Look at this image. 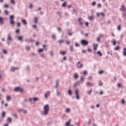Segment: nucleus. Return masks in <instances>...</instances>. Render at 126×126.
<instances>
[{
	"label": "nucleus",
	"instance_id": "1",
	"mask_svg": "<svg viewBox=\"0 0 126 126\" xmlns=\"http://www.w3.org/2000/svg\"><path fill=\"white\" fill-rule=\"evenodd\" d=\"M50 111V106L49 105L46 104L44 107V112L42 113L43 116H47L49 114V111Z\"/></svg>",
	"mask_w": 126,
	"mask_h": 126
},
{
	"label": "nucleus",
	"instance_id": "2",
	"mask_svg": "<svg viewBox=\"0 0 126 126\" xmlns=\"http://www.w3.org/2000/svg\"><path fill=\"white\" fill-rule=\"evenodd\" d=\"M12 41H13V38H12L11 34H8L7 36V44L8 45H10V42H12Z\"/></svg>",
	"mask_w": 126,
	"mask_h": 126
},
{
	"label": "nucleus",
	"instance_id": "3",
	"mask_svg": "<svg viewBox=\"0 0 126 126\" xmlns=\"http://www.w3.org/2000/svg\"><path fill=\"white\" fill-rule=\"evenodd\" d=\"M10 23L12 26H14L15 22H14V15H12L10 16Z\"/></svg>",
	"mask_w": 126,
	"mask_h": 126
},
{
	"label": "nucleus",
	"instance_id": "4",
	"mask_svg": "<svg viewBox=\"0 0 126 126\" xmlns=\"http://www.w3.org/2000/svg\"><path fill=\"white\" fill-rule=\"evenodd\" d=\"M14 91H15V92H20L21 93H22V92L24 91V90H23V89L22 88L17 87L14 88Z\"/></svg>",
	"mask_w": 126,
	"mask_h": 126
},
{
	"label": "nucleus",
	"instance_id": "5",
	"mask_svg": "<svg viewBox=\"0 0 126 126\" xmlns=\"http://www.w3.org/2000/svg\"><path fill=\"white\" fill-rule=\"evenodd\" d=\"M77 67L78 68H82V67H83V64L81 63V62L79 61L77 63Z\"/></svg>",
	"mask_w": 126,
	"mask_h": 126
},
{
	"label": "nucleus",
	"instance_id": "6",
	"mask_svg": "<svg viewBox=\"0 0 126 126\" xmlns=\"http://www.w3.org/2000/svg\"><path fill=\"white\" fill-rule=\"evenodd\" d=\"M5 19L4 18L0 16V24H1V25H3V24H4Z\"/></svg>",
	"mask_w": 126,
	"mask_h": 126
},
{
	"label": "nucleus",
	"instance_id": "7",
	"mask_svg": "<svg viewBox=\"0 0 126 126\" xmlns=\"http://www.w3.org/2000/svg\"><path fill=\"white\" fill-rule=\"evenodd\" d=\"M81 43L82 45H83L84 46H87V45H88L89 42L87 40H82L81 41Z\"/></svg>",
	"mask_w": 126,
	"mask_h": 126
},
{
	"label": "nucleus",
	"instance_id": "8",
	"mask_svg": "<svg viewBox=\"0 0 126 126\" xmlns=\"http://www.w3.org/2000/svg\"><path fill=\"white\" fill-rule=\"evenodd\" d=\"M120 10L121 11H124L125 12H126V8L125 7V5H122Z\"/></svg>",
	"mask_w": 126,
	"mask_h": 126
},
{
	"label": "nucleus",
	"instance_id": "9",
	"mask_svg": "<svg viewBox=\"0 0 126 126\" xmlns=\"http://www.w3.org/2000/svg\"><path fill=\"white\" fill-rule=\"evenodd\" d=\"M19 69V68L18 67H15L12 66L11 67L10 69H11V71L13 72L14 71H15V70Z\"/></svg>",
	"mask_w": 126,
	"mask_h": 126
},
{
	"label": "nucleus",
	"instance_id": "10",
	"mask_svg": "<svg viewBox=\"0 0 126 126\" xmlns=\"http://www.w3.org/2000/svg\"><path fill=\"white\" fill-rule=\"evenodd\" d=\"M87 86H90L91 87L93 86L94 85V83H90L89 82H88L87 83H86Z\"/></svg>",
	"mask_w": 126,
	"mask_h": 126
},
{
	"label": "nucleus",
	"instance_id": "11",
	"mask_svg": "<svg viewBox=\"0 0 126 126\" xmlns=\"http://www.w3.org/2000/svg\"><path fill=\"white\" fill-rule=\"evenodd\" d=\"M78 21L80 25H83V21H82V18H79Z\"/></svg>",
	"mask_w": 126,
	"mask_h": 126
},
{
	"label": "nucleus",
	"instance_id": "12",
	"mask_svg": "<svg viewBox=\"0 0 126 126\" xmlns=\"http://www.w3.org/2000/svg\"><path fill=\"white\" fill-rule=\"evenodd\" d=\"M71 123V119H69V121L65 123L66 126H69L70 123Z\"/></svg>",
	"mask_w": 126,
	"mask_h": 126
},
{
	"label": "nucleus",
	"instance_id": "13",
	"mask_svg": "<svg viewBox=\"0 0 126 126\" xmlns=\"http://www.w3.org/2000/svg\"><path fill=\"white\" fill-rule=\"evenodd\" d=\"M59 86H60V81H59V80H57L56 81L55 88H58L59 87Z\"/></svg>",
	"mask_w": 126,
	"mask_h": 126
},
{
	"label": "nucleus",
	"instance_id": "14",
	"mask_svg": "<svg viewBox=\"0 0 126 126\" xmlns=\"http://www.w3.org/2000/svg\"><path fill=\"white\" fill-rule=\"evenodd\" d=\"M93 46H94V51H96L97 50V48H98V44H94Z\"/></svg>",
	"mask_w": 126,
	"mask_h": 126
},
{
	"label": "nucleus",
	"instance_id": "15",
	"mask_svg": "<svg viewBox=\"0 0 126 126\" xmlns=\"http://www.w3.org/2000/svg\"><path fill=\"white\" fill-rule=\"evenodd\" d=\"M123 55L124 57H126V48H123Z\"/></svg>",
	"mask_w": 126,
	"mask_h": 126
},
{
	"label": "nucleus",
	"instance_id": "16",
	"mask_svg": "<svg viewBox=\"0 0 126 126\" xmlns=\"http://www.w3.org/2000/svg\"><path fill=\"white\" fill-rule=\"evenodd\" d=\"M22 22H23L24 25H27V22L26 21V20L25 19L22 20Z\"/></svg>",
	"mask_w": 126,
	"mask_h": 126
},
{
	"label": "nucleus",
	"instance_id": "17",
	"mask_svg": "<svg viewBox=\"0 0 126 126\" xmlns=\"http://www.w3.org/2000/svg\"><path fill=\"white\" fill-rule=\"evenodd\" d=\"M88 19L90 21L94 19V16H90L88 17Z\"/></svg>",
	"mask_w": 126,
	"mask_h": 126
},
{
	"label": "nucleus",
	"instance_id": "18",
	"mask_svg": "<svg viewBox=\"0 0 126 126\" xmlns=\"http://www.w3.org/2000/svg\"><path fill=\"white\" fill-rule=\"evenodd\" d=\"M79 83H80V82L77 81L75 84H74V87H76L77 85H79Z\"/></svg>",
	"mask_w": 126,
	"mask_h": 126
},
{
	"label": "nucleus",
	"instance_id": "19",
	"mask_svg": "<svg viewBox=\"0 0 126 126\" xmlns=\"http://www.w3.org/2000/svg\"><path fill=\"white\" fill-rule=\"evenodd\" d=\"M62 7H65L66 6V1H65L62 4Z\"/></svg>",
	"mask_w": 126,
	"mask_h": 126
},
{
	"label": "nucleus",
	"instance_id": "20",
	"mask_svg": "<svg viewBox=\"0 0 126 126\" xmlns=\"http://www.w3.org/2000/svg\"><path fill=\"white\" fill-rule=\"evenodd\" d=\"M74 78L75 79H77L78 78V74H77V73H76L74 74Z\"/></svg>",
	"mask_w": 126,
	"mask_h": 126
},
{
	"label": "nucleus",
	"instance_id": "21",
	"mask_svg": "<svg viewBox=\"0 0 126 126\" xmlns=\"http://www.w3.org/2000/svg\"><path fill=\"white\" fill-rule=\"evenodd\" d=\"M25 41L27 43H30V42H33V40L32 39H26Z\"/></svg>",
	"mask_w": 126,
	"mask_h": 126
},
{
	"label": "nucleus",
	"instance_id": "22",
	"mask_svg": "<svg viewBox=\"0 0 126 126\" xmlns=\"http://www.w3.org/2000/svg\"><path fill=\"white\" fill-rule=\"evenodd\" d=\"M98 85L99 86H102V85H103V83L102 82V81L101 80L98 81Z\"/></svg>",
	"mask_w": 126,
	"mask_h": 126
},
{
	"label": "nucleus",
	"instance_id": "23",
	"mask_svg": "<svg viewBox=\"0 0 126 126\" xmlns=\"http://www.w3.org/2000/svg\"><path fill=\"white\" fill-rule=\"evenodd\" d=\"M18 39L19 41H21V42H22L23 37V36H19V37H18Z\"/></svg>",
	"mask_w": 126,
	"mask_h": 126
},
{
	"label": "nucleus",
	"instance_id": "24",
	"mask_svg": "<svg viewBox=\"0 0 126 126\" xmlns=\"http://www.w3.org/2000/svg\"><path fill=\"white\" fill-rule=\"evenodd\" d=\"M66 52L64 51H60V55H62L63 56V55H65Z\"/></svg>",
	"mask_w": 126,
	"mask_h": 126
},
{
	"label": "nucleus",
	"instance_id": "25",
	"mask_svg": "<svg viewBox=\"0 0 126 126\" xmlns=\"http://www.w3.org/2000/svg\"><path fill=\"white\" fill-rule=\"evenodd\" d=\"M7 121L9 122V123H12V119L10 117L7 118Z\"/></svg>",
	"mask_w": 126,
	"mask_h": 126
},
{
	"label": "nucleus",
	"instance_id": "26",
	"mask_svg": "<svg viewBox=\"0 0 126 126\" xmlns=\"http://www.w3.org/2000/svg\"><path fill=\"white\" fill-rule=\"evenodd\" d=\"M26 51H30V46H27L25 47Z\"/></svg>",
	"mask_w": 126,
	"mask_h": 126
},
{
	"label": "nucleus",
	"instance_id": "27",
	"mask_svg": "<svg viewBox=\"0 0 126 126\" xmlns=\"http://www.w3.org/2000/svg\"><path fill=\"white\" fill-rule=\"evenodd\" d=\"M70 52H73V45H71L70 47Z\"/></svg>",
	"mask_w": 126,
	"mask_h": 126
},
{
	"label": "nucleus",
	"instance_id": "28",
	"mask_svg": "<svg viewBox=\"0 0 126 126\" xmlns=\"http://www.w3.org/2000/svg\"><path fill=\"white\" fill-rule=\"evenodd\" d=\"M97 54L99 55L100 56H103V54H102V53H101V51H97Z\"/></svg>",
	"mask_w": 126,
	"mask_h": 126
},
{
	"label": "nucleus",
	"instance_id": "29",
	"mask_svg": "<svg viewBox=\"0 0 126 126\" xmlns=\"http://www.w3.org/2000/svg\"><path fill=\"white\" fill-rule=\"evenodd\" d=\"M120 50V46H117L115 49L114 51H119Z\"/></svg>",
	"mask_w": 126,
	"mask_h": 126
},
{
	"label": "nucleus",
	"instance_id": "30",
	"mask_svg": "<svg viewBox=\"0 0 126 126\" xmlns=\"http://www.w3.org/2000/svg\"><path fill=\"white\" fill-rule=\"evenodd\" d=\"M2 52L4 53L5 55H6L7 54V51L6 49L3 50Z\"/></svg>",
	"mask_w": 126,
	"mask_h": 126
},
{
	"label": "nucleus",
	"instance_id": "31",
	"mask_svg": "<svg viewBox=\"0 0 126 126\" xmlns=\"http://www.w3.org/2000/svg\"><path fill=\"white\" fill-rule=\"evenodd\" d=\"M85 78L83 76L81 77V82H83L84 81Z\"/></svg>",
	"mask_w": 126,
	"mask_h": 126
},
{
	"label": "nucleus",
	"instance_id": "32",
	"mask_svg": "<svg viewBox=\"0 0 126 126\" xmlns=\"http://www.w3.org/2000/svg\"><path fill=\"white\" fill-rule=\"evenodd\" d=\"M34 23H38V17H35L34 18Z\"/></svg>",
	"mask_w": 126,
	"mask_h": 126
},
{
	"label": "nucleus",
	"instance_id": "33",
	"mask_svg": "<svg viewBox=\"0 0 126 126\" xmlns=\"http://www.w3.org/2000/svg\"><path fill=\"white\" fill-rule=\"evenodd\" d=\"M78 93H79V91H78V90H76L75 92V94L76 95H78Z\"/></svg>",
	"mask_w": 126,
	"mask_h": 126
},
{
	"label": "nucleus",
	"instance_id": "34",
	"mask_svg": "<svg viewBox=\"0 0 126 126\" xmlns=\"http://www.w3.org/2000/svg\"><path fill=\"white\" fill-rule=\"evenodd\" d=\"M11 3L12 4H15V0H10Z\"/></svg>",
	"mask_w": 126,
	"mask_h": 126
},
{
	"label": "nucleus",
	"instance_id": "35",
	"mask_svg": "<svg viewBox=\"0 0 126 126\" xmlns=\"http://www.w3.org/2000/svg\"><path fill=\"white\" fill-rule=\"evenodd\" d=\"M68 94H69V95H71L72 94V92H71V90H69L68 91Z\"/></svg>",
	"mask_w": 126,
	"mask_h": 126
},
{
	"label": "nucleus",
	"instance_id": "36",
	"mask_svg": "<svg viewBox=\"0 0 126 126\" xmlns=\"http://www.w3.org/2000/svg\"><path fill=\"white\" fill-rule=\"evenodd\" d=\"M2 118H4V117H5V112L3 111L2 112Z\"/></svg>",
	"mask_w": 126,
	"mask_h": 126
},
{
	"label": "nucleus",
	"instance_id": "37",
	"mask_svg": "<svg viewBox=\"0 0 126 126\" xmlns=\"http://www.w3.org/2000/svg\"><path fill=\"white\" fill-rule=\"evenodd\" d=\"M11 99V97H10V96H7V101H10Z\"/></svg>",
	"mask_w": 126,
	"mask_h": 126
},
{
	"label": "nucleus",
	"instance_id": "38",
	"mask_svg": "<svg viewBox=\"0 0 126 126\" xmlns=\"http://www.w3.org/2000/svg\"><path fill=\"white\" fill-rule=\"evenodd\" d=\"M68 33L69 36H72V33H71V32H70V30H68Z\"/></svg>",
	"mask_w": 126,
	"mask_h": 126
},
{
	"label": "nucleus",
	"instance_id": "39",
	"mask_svg": "<svg viewBox=\"0 0 126 126\" xmlns=\"http://www.w3.org/2000/svg\"><path fill=\"white\" fill-rule=\"evenodd\" d=\"M121 103H122V104H123V105H125V103H126V101H125V99H122Z\"/></svg>",
	"mask_w": 126,
	"mask_h": 126
},
{
	"label": "nucleus",
	"instance_id": "40",
	"mask_svg": "<svg viewBox=\"0 0 126 126\" xmlns=\"http://www.w3.org/2000/svg\"><path fill=\"white\" fill-rule=\"evenodd\" d=\"M50 94H51V92L50 91H48L44 94V95H49Z\"/></svg>",
	"mask_w": 126,
	"mask_h": 126
},
{
	"label": "nucleus",
	"instance_id": "41",
	"mask_svg": "<svg viewBox=\"0 0 126 126\" xmlns=\"http://www.w3.org/2000/svg\"><path fill=\"white\" fill-rule=\"evenodd\" d=\"M83 73L84 75H87V71L84 70V71H83Z\"/></svg>",
	"mask_w": 126,
	"mask_h": 126
},
{
	"label": "nucleus",
	"instance_id": "42",
	"mask_svg": "<svg viewBox=\"0 0 126 126\" xmlns=\"http://www.w3.org/2000/svg\"><path fill=\"white\" fill-rule=\"evenodd\" d=\"M66 113H69V112H70V109H69V108H67L66 109Z\"/></svg>",
	"mask_w": 126,
	"mask_h": 126
},
{
	"label": "nucleus",
	"instance_id": "43",
	"mask_svg": "<svg viewBox=\"0 0 126 126\" xmlns=\"http://www.w3.org/2000/svg\"><path fill=\"white\" fill-rule=\"evenodd\" d=\"M49 53H50V55H51V56H54V52H53V51H50V52H49Z\"/></svg>",
	"mask_w": 126,
	"mask_h": 126
},
{
	"label": "nucleus",
	"instance_id": "44",
	"mask_svg": "<svg viewBox=\"0 0 126 126\" xmlns=\"http://www.w3.org/2000/svg\"><path fill=\"white\" fill-rule=\"evenodd\" d=\"M117 86H118L119 88L122 87V84H117Z\"/></svg>",
	"mask_w": 126,
	"mask_h": 126
},
{
	"label": "nucleus",
	"instance_id": "45",
	"mask_svg": "<svg viewBox=\"0 0 126 126\" xmlns=\"http://www.w3.org/2000/svg\"><path fill=\"white\" fill-rule=\"evenodd\" d=\"M40 57H41V58H45V54H41L40 55Z\"/></svg>",
	"mask_w": 126,
	"mask_h": 126
},
{
	"label": "nucleus",
	"instance_id": "46",
	"mask_svg": "<svg viewBox=\"0 0 126 126\" xmlns=\"http://www.w3.org/2000/svg\"><path fill=\"white\" fill-rule=\"evenodd\" d=\"M102 37H104V34H100L99 37L101 38H102Z\"/></svg>",
	"mask_w": 126,
	"mask_h": 126
},
{
	"label": "nucleus",
	"instance_id": "47",
	"mask_svg": "<svg viewBox=\"0 0 126 126\" xmlns=\"http://www.w3.org/2000/svg\"><path fill=\"white\" fill-rule=\"evenodd\" d=\"M118 30L121 31V25L118 26Z\"/></svg>",
	"mask_w": 126,
	"mask_h": 126
},
{
	"label": "nucleus",
	"instance_id": "48",
	"mask_svg": "<svg viewBox=\"0 0 126 126\" xmlns=\"http://www.w3.org/2000/svg\"><path fill=\"white\" fill-rule=\"evenodd\" d=\"M38 98H37V97H34V98H33V100H34V101H38Z\"/></svg>",
	"mask_w": 126,
	"mask_h": 126
},
{
	"label": "nucleus",
	"instance_id": "49",
	"mask_svg": "<svg viewBox=\"0 0 126 126\" xmlns=\"http://www.w3.org/2000/svg\"><path fill=\"white\" fill-rule=\"evenodd\" d=\"M44 51V49H40L39 50V53H42Z\"/></svg>",
	"mask_w": 126,
	"mask_h": 126
},
{
	"label": "nucleus",
	"instance_id": "50",
	"mask_svg": "<svg viewBox=\"0 0 126 126\" xmlns=\"http://www.w3.org/2000/svg\"><path fill=\"white\" fill-rule=\"evenodd\" d=\"M92 5H93V6H94V5H96V1H94L92 3Z\"/></svg>",
	"mask_w": 126,
	"mask_h": 126
},
{
	"label": "nucleus",
	"instance_id": "51",
	"mask_svg": "<svg viewBox=\"0 0 126 126\" xmlns=\"http://www.w3.org/2000/svg\"><path fill=\"white\" fill-rule=\"evenodd\" d=\"M102 5H101V3H98L97 5V7H101Z\"/></svg>",
	"mask_w": 126,
	"mask_h": 126
},
{
	"label": "nucleus",
	"instance_id": "52",
	"mask_svg": "<svg viewBox=\"0 0 126 126\" xmlns=\"http://www.w3.org/2000/svg\"><path fill=\"white\" fill-rule=\"evenodd\" d=\"M13 116L16 118V119H17V115H16V114H13Z\"/></svg>",
	"mask_w": 126,
	"mask_h": 126
},
{
	"label": "nucleus",
	"instance_id": "53",
	"mask_svg": "<svg viewBox=\"0 0 126 126\" xmlns=\"http://www.w3.org/2000/svg\"><path fill=\"white\" fill-rule=\"evenodd\" d=\"M100 15H102V16H105V13L103 12H101Z\"/></svg>",
	"mask_w": 126,
	"mask_h": 126
},
{
	"label": "nucleus",
	"instance_id": "54",
	"mask_svg": "<svg viewBox=\"0 0 126 126\" xmlns=\"http://www.w3.org/2000/svg\"><path fill=\"white\" fill-rule=\"evenodd\" d=\"M100 38L99 37H98L97 38V42H98L99 43H100Z\"/></svg>",
	"mask_w": 126,
	"mask_h": 126
},
{
	"label": "nucleus",
	"instance_id": "55",
	"mask_svg": "<svg viewBox=\"0 0 126 126\" xmlns=\"http://www.w3.org/2000/svg\"><path fill=\"white\" fill-rule=\"evenodd\" d=\"M75 47H79V45L77 43V42L75 43Z\"/></svg>",
	"mask_w": 126,
	"mask_h": 126
},
{
	"label": "nucleus",
	"instance_id": "56",
	"mask_svg": "<svg viewBox=\"0 0 126 126\" xmlns=\"http://www.w3.org/2000/svg\"><path fill=\"white\" fill-rule=\"evenodd\" d=\"M59 42L60 44H62V43H63V40H59Z\"/></svg>",
	"mask_w": 126,
	"mask_h": 126
},
{
	"label": "nucleus",
	"instance_id": "57",
	"mask_svg": "<svg viewBox=\"0 0 126 126\" xmlns=\"http://www.w3.org/2000/svg\"><path fill=\"white\" fill-rule=\"evenodd\" d=\"M32 27H33V28H34L35 29H36V28H37V26H36V25H32Z\"/></svg>",
	"mask_w": 126,
	"mask_h": 126
},
{
	"label": "nucleus",
	"instance_id": "58",
	"mask_svg": "<svg viewBox=\"0 0 126 126\" xmlns=\"http://www.w3.org/2000/svg\"><path fill=\"white\" fill-rule=\"evenodd\" d=\"M4 12H5V13H6V14H8V13H9L8 11H7V10H5Z\"/></svg>",
	"mask_w": 126,
	"mask_h": 126
},
{
	"label": "nucleus",
	"instance_id": "59",
	"mask_svg": "<svg viewBox=\"0 0 126 126\" xmlns=\"http://www.w3.org/2000/svg\"><path fill=\"white\" fill-rule=\"evenodd\" d=\"M85 24H86V26H88L89 25V23L86 22Z\"/></svg>",
	"mask_w": 126,
	"mask_h": 126
},
{
	"label": "nucleus",
	"instance_id": "60",
	"mask_svg": "<svg viewBox=\"0 0 126 126\" xmlns=\"http://www.w3.org/2000/svg\"><path fill=\"white\" fill-rule=\"evenodd\" d=\"M96 15H97V17L100 16V13H97Z\"/></svg>",
	"mask_w": 126,
	"mask_h": 126
},
{
	"label": "nucleus",
	"instance_id": "61",
	"mask_svg": "<svg viewBox=\"0 0 126 126\" xmlns=\"http://www.w3.org/2000/svg\"><path fill=\"white\" fill-rule=\"evenodd\" d=\"M16 32L18 34V33H19V30H16Z\"/></svg>",
	"mask_w": 126,
	"mask_h": 126
},
{
	"label": "nucleus",
	"instance_id": "62",
	"mask_svg": "<svg viewBox=\"0 0 126 126\" xmlns=\"http://www.w3.org/2000/svg\"><path fill=\"white\" fill-rule=\"evenodd\" d=\"M116 40L113 41V45H116Z\"/></svg>",
	"mask_w": 126,
	"mask_h": 126
},
{
	"label": "nucleus",
	"instance_id": "63",
	"mask_svg": "<svg viewBox=\"0 0 126 126\" xmlns=\"http://www.w3.org/2000/svg\"><path fill=\"white\" fill-rule=\"evenodd\" d=\"M52 37L53 38V39H56V36L55 35H52Z\"/></svg>",
	"mask_w": 126,
	"mask_h": 126
},
{
	"label": "nucleus",
	"instance_id": "64",
	"mask_svg": "<svg viewBox=\"0 0 126 126\" xmlns=\"http://www.w3.org/2000/svg\"><path fill=\"white\" fill-rule=\"evenodd\" d=\"M68 8H71V5H68L67 6Z\"/></svg>",
	"mask_w": 126,
	"mask_h": 126
}]
</instances>
